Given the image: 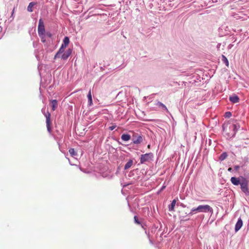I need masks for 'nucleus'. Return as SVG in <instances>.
<instances>
[{"label":"nucleus","instance_id":"obj_1","mask_svg":"<svg viewBox=\"0 0 249 249\" xmlns=\"http://www.w3.org/2000/svg\"><path fill=\"white\" fill-rule=\"evenodd\" d=\"M70 43V39L68 36H65L63 40V43L62 44L60 48L58 51L54 56V59L59 58L60 54H61L64 51V49Z\"/></svg>","mask_w":249,"mask_h":249},{"label":"nucleus","instance_id":"obj_2","mask_svg":"<svg viewBox=\"0 0 249 249\" xmlns=\"http://www.w3.org/2000/svg\"><path fill=\"white\" fill-rule=\"evenodd\" d=\"M248 183V179L243 177H241V183L240 184L241 189L247 196L249 195Z\"/></svg>","mask_w":249,"mask_h":249},{"label":"nucleus","instance_id":"obj_3","mask_svg":"<svg viewBox=\"0 0 249 249\" xmlns=\"http://www.w3.org/2000/svg\"><path fill=\"white\" fill-rule=\"evenodd\" d=\"M199 213H213V208L208 205H200L198 206Z\"/></svg>","mask_w":249,"mask_h":249},{"label":"nucleus","instance_id":"obj_4","mask_svg":"<svg viewBox=\"0 0 249 249\" xmlns=\"http://www.w3.org/2000/svg\"><path fill=\"white\" fill-rule=\"evenodd\" d=\"M42 112L44 114V115L46 117V125H47V130L49 133H51V128L50 127V124H51V121H50V117H51V114L49 112H47V113L45 112V109L42 108L41 109Z\"/></svg>","mask_w":249,"mask_h":249},{"label":"nucleus","instance_id":"obj_5","mask_svg":"<svg viewBox=\"0 0 249 249\" xmlns=\"http://www.w3.org/2000/svg\"><path fill=\"white\" fill-rule=\"evenodd\" d=\"M132 140L133 143L135 144H139L142 142L143 138L141 135L138 134H134L133 135Z\"/></svg>","mask_w":249,"mask_h":249},{"label":"nucleus","instance_id":"obj_6","mask_svg":"<svg viewBox=\"0 0 249 249\" xmlns=\"http://www.w3.org/2000/svg\"><path fill=\"white\" fill-rule=\"evenodd\" d=\"M38 35H42L43 34H45L44 22L41 18L39 20L38 26Z\"/></svg>","mask_w":249,"mask_h":249},{"label":"nucleus","instance_id":"obj_7","mask_svg":"<svg viewBox=\"0 0 249 249\" xmlns=\"http://www.w3.org/2000/svg\"><path fill=\"white\" fill-rule=\"evenodd\" d=\"M152 156L153 154L151 153L142 155L140 159V162L141 163H143L146 161H149L151 160Z\"/></svg>","mask_w":249,"mask_h":249},{"label":"nucleus","instance_id":"obj_8","mask_svg":"<svg viewBox=\"0 0 249 249\" xmlns=\"http://www.w3.org/2000/svg\"><path fill=\"white\" fill-rule=\"evenodd\" d=\"M72 51L71 49H68L65 52H63L62 54L61 55L60 57L63 60H66L71 55V53Z\"/></svg>","mask_w":249,"mask_h":249},{"label":"nucleus","instance_id":"obj_9","mask_svg":"<svg viewBox=\"0 0 249 249\" xmlns=\"http://www.w3.org/2000/svg\"><path fill=\"white\" fill-rule=\"evenodd\" d=\"M241 177L239 178L236 177H231V181L234 185L237 186L240 185L241 183Z\"/></svg>","mask_w":249,"mask_h":249},{"label":"nucleus","instance_id":"obj_10","mask_svg":"<svg viewBox=\"0 0 249 249\" xmlns=\"http://www.w3.org/2000/svg\"><path fill=\"white\" fill-rule=\"evenodd\" d=\"M243 225V221L241 218L240 217L238 218L237 222H236L235 226V231H238L242 227Z\"/></svg>","mask_w":249,"mask_h":249},{"label":"nucleus","instance_id":"obj_11","mask_svg":"<svg viewBox=\"0 0 249 249\" xmlns=\"http://www.w3.org/2000/svg\"><path fill=\"white\" fill-rule=\"evenodd\" d=\"M239 128V125L237 124H233L231 125V128L233 129V133L231 134V137L235 136L236 132Z\"/></svg>","mask_w":249,"mask_h":249},{"label":"nucleus","instance_id":"obj_12","mask_svg":"<svg viewBox=\"0 0 249 249\" xmlns=\"http://www.w3.org/2000/svg\"><path fill=\"white\" fill-rule=\"evenodd\" d=\"M229 100L232 103H237L239 102V98L237 95H233L230 97Z\"/></svg>","mask_w":249,"mask_h":249},{"label":"nucleus","instance_id":"obj_13","mask_svg":"<svg viewBox=\"0 0 249 249\" xmlns=\"http://www.w3.org/2000/svg\"><path fill=\"white\" fill-rule=\"evenodd\" d=\"M176 202H177V200L176 199H174L172 201L171 204L169 205V207H168L169 211L171 212V211H174V208H175V205L176 204Z\"/></svg>","mask_w":249,"mask_h":249},{"label":"nucleus","instance_id":"obj_14","mask_svg":"<svg viewBox=\"0 0 249 249\" xmlns=\"http://www.w3.org/2000/svg\"><path fill=\"white\" fill-rule=\"evenodd\" d=\"M131 138V136L130 135L128 134H123L121 136V139L125 142L128 141Z\"/></svg>","mask_w":249,"mask_h":249},{"label":"nucleus","instance_id":"obj_15","mask_svg":"<svg viewBox=\"0 0 249 249\" xmlns=\"http://www.w3.org/2000/svg\"><path fill=\"white\" fill-rule=\"evenodd\" d=\"M133 162V161L132 160H129L124 165V170H127L129 168H130L131 166L132 165Z\"/></svg>","mask_w":249,"mask_h":249},{"label":"nucleus","instance_id":"obj_16","mask_svg":"<svg viewBox=\"0 0 249 249\" xmlns=\"http://www.w3.org/2000/svg\"><path fill=\"white\" fill-rule=\"evenodd\" d=\"M52 107L53 110H55V109L57 107L58 103L56 100H52Z\"/></svg>","mask_w":249,"mask_h":249},{"label":"nucleus","instance_id":"obj_17","mask_svg":"<svg viewBox=\"0 0 249 249\" xmlns=\"http://www.w3.org/2000/svg\"><path fill=\"white\" fill-rule=\"evenodd\" d=\"M87 97L88 99V104L90 106L92 105V100L91 93L90 90H89V91L88 94L87 95Z\"/></svg>","mask_w":249,"mask_h":249},{"label":"nucleus","instance_id":"obj_18","mask_svg":"<svg viewBox=\"0 0 249 249\" xmlns=\"http://www.w3.org/2000/svg\"><path fill=\"white\" fill-rule=\"evenodd\" d=\"M198 209V207L196 208H192L188 215L189 216H192L194 214H196V213H199Z\"/></svg>","mask_w":249,"mask_h":249},{"label":"nucleus","instance_id":"obj_19","mask_svg":"<svg viewBox=\"0 0 249 249\" xmlns=\"http://www.w3.org/2000/svg\"><path fill=\"white\" fill-rule=\"evenodd\" d=\"M36 4V3L34 2H30L28 7H27V10L28 11L30 12H32L33 11V7Z\"/></svg>","mask_w":249,"mask_h":249},{"label":"nucleus","instance_id":"obj_20","mask_svg":"<svg viewBox=\"0 0 249 249\" xmlns=\"http://www.w3.org/2000/svg\"><path fill=\"white\" fill-rule=\"evenodd\" d=\"M227 156H228V155H227V153L224 152L222 154L220 155V156H219V159L220 160L223 161L225 159H226Z\"/></svg>","mask_w":249,"mask_h":249},{"label":"nucleus","instance_id":"obj_21","mask_svg":"<svg viewBox=\"0 0 249 249\" xmlns=\"http://www.w3.org/2000/svg\"><path fill=\"white\" fill-rule=\"evenodd\" d=\"M69 153L71 154V155L72 157L75 156L77 155L76 152L75 151L74 148H70L69 149Z\"/></svg>","mask_w":249,"mask_h":249},{"label":"nucleus","instance_id":"obj_22","mask_svg":"<svg viewBox=\"0 0 249 249\" xmlns=\"http://www.w3.org/2000/svg\"><path fill=\"white\" fill-rule=\"evenodd\" d=\"M222 61L227 66H229V61L227 58L223 55H222Z\"/></svg>","mask_w":249,"mask_h":249},{"label":"nucleus","instance_id":"obj_23","mask_svg":"<svg viewBox=\"0 0 249 249\" xmlns=\"http://www.w3.org/2000/svg\"><path fill=\"white\" fill-rule=\"evenodd\" d=\"M39 37L41 38V40L42 42L45 43L46 41V36L45 34H43L42 35H39Z\"/></svg>","mask_w":249,"mask_h":249},{"label":"nucleus","instance_id":"obj_24","mask_svg":"<svg viewBox=\"0 0 249 249\" xmlns=\"http://www.w3.org/2000/svg\"><path fill=\"white\" fill-rule=\"evenodd\" d=\"M158 105L159 106L161 107L163 109L166 110H168L166 107L163 104H162V103L161 102H159L158 103Z\"/></svg>","mask_w":249,"mask_h":249},{"label":"nucleus","instance_id":"obj_25","mask_svg":"<svg viewBox=\"0 0 249 249\" xmlns=\"http://www.w3.org/2000/svg\"><path fill=\"white\" fill-rule=\"evenodd\" d=\"M231 116V113L230 112H226L225 116L227 118H230Z\"/></svg>","mask_w":249,"mask_h":249},{"label":"nucleus","instance_id":"obj_26","mask_svg":"<svg viewBox=\"0 0 249 249\" xmlns=\"http://www.w3.org/2000/svg\"><path fill=\"white\" fill-rule=\"evenodd\" d=\"M134 221H135V222L138 224H140V221H139L138 220V217L137 216H134Z\"/></svg>","mask_w":249,"mask_h":249},{"label":"nucleus","instance_id":"obj_27","mask_svg":"<svg viewBox=\"0 0 249 249\" xmlns=\"http://www.w3.org/2000/svg\"><path fill=\"white\" fill-rule=\"evenodd\" d=\"M45 36L51 38L52 36V34L50 32L45 33Z\"/></svg>","mask_w":249,"mask_h":249},{"label":"nucleus","instance_id":"obj_28","mask_svg":"<svg viewBox=\"0 0 249 249\" xmlns=\"http://www.w3.org/2000/svg\"><path fill=\"white\" fill-rule=\"evenodd\" d=\"M116 126L115 125H111L109 127V129L110 130H113L116 128Z\"/></svg>","mask_w":249,"mask_h":249},{"label":"nucleus","instance_id":"obj_29","mask_svg":"<svg viewBox=\"0 0 249 249\" xmlns=\"http://www.w3.org/2000/svg\"><path fill=\"white\" fill-rule=\"evenodd\" d=\"M239 168V166H236L235 167V169L236 170H237Z\"/></svg>","mask_w":249,"mask_h":249},{"label":"nucleus","instance_id":"obj_30","mask_svg":"<svg viewBox=\"0 0 249 249\" xmlns=\"http://www.w3.org/2000/svg\"><path fill=\"white\" fill-rule=\"evenodd\" d=\"M14 9H13V12H12V15H13V14H14Z\"/></svg>","mask_w":249,"mask_h":249},{"label":"nucleus","instance_id":"obj_31","mask_svg":"<svg viewBox=\"0 0 249 249\" xmlns=\"http://www.w3.org/2000/svg\"><path fill=\"white\" fill-rule=\"evenodd\" d=\"M231 168H229L228 170H229V171H231Z\"/></svg>","mask_w":249,"mask_h":249},{"label":"nucleus","instance_id":"obj_32","mask_svg":"<svg viewBox=\"0 0 249 249\" xmlns=\"http://www.w3.org/2000/svg\"><path fill=\"white\" fill-rule=\"evenodd\" d=\"M181 206L183 207H185V205H184L183 204H182Z\"/></svg>","mask_w":249,"mask_h":249}]
</instances>
